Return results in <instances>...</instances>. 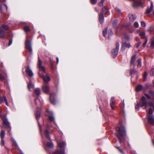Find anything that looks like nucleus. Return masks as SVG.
Listing matches in <instances>:
<instances>
[{"label":"nucleus","mask_w":154,"mask_h":154,"mask_svg":"<svg viewBox=\"0 0 154 154\" xmlns=\"http://www.w3.org/2000/svg\"><path fill=\"white\" fill-rule=\"evenodd\" d=\"M122 50L123 51L125 50V48L128 47L129 48L131 46L129 43H127L123 41V39H122Z\"/></svg>","instance_id":"1a4fd4ad"},{"label":"nucleus","mask_w":154,"mask_h":154,"mask_svg":"<svg viewBox=\"0 0 154 154\" xmlns=\"http://www.w3.org/2000/svg\"><path fill=\"white\" fill-rule=\"evenodd\" d=\"M49 116H48L49 120L51 122H54V117L53 116V114L52 112H48Z\"/></svg>","instance_id":"f8f14e48"},{"label":"nucleus","mask_w":154,"mask_h":154,"mask_svg":"<svg viewBox=\"0 0 154 154\" xmlns=\"http://www.w3.org/2000/svg\"><path fill=\"white\" fill-rule=\"evenodd\" d=\"M35 104L39 106H41L43 103V101L42 98L38 97L35 100Z\"/></svg>","instance_id":"9d476101"},{"label":"nucleus","mask_w":154,"mask_h":154,"mask_svg":"<svg viewBox=\"0 0 154 154\" xmlns=\"http://www.w3.org/2000/svg\"><path fill=\"white\" fill-rule=\"evenodd\" d=\"M134 26L136 28H137L139 27V24L138 22H135L134 23Z\"/></svg>","instance_id":"79ce46f5"},{"label":"nucleus","mask_w":154,"mask_h":154,"mask_svg":"<svg viewBox=\"0 0 154 154\" xmlns=\"http://www.w3.org/2000/svg\"><path fill=\"white\" fill-rule=\"evenodd\" d=\"M5 79L4 76L2 75L1 74H0V80L3 81Z\"/></svg>","instance_id":"de8ad7c7"},{"label":"nucleus","mask_w":154,"mask_h":154,"mask_svg":"<svg viewBox=\"0 0 154 154\" xmlns=\"http://www.w3.org/2000/svg\"><path fill=\"white\" fill-rule=\"evenodd\" d=\"M139 35L141 36L142 38H144L145 37V33L143 32H140L139 34Z\"/></svg>","instance_id":"72a5a7b5"},{"label":"nucleus","mask_w":154,"mask_h":154,"mask_svg":"<svg viewBox=\"0 0 154 154\" xmlns=\"http://www.w3.org/2000/svg\"><path fill=\"white\" fill-rule=\"evenodd\" d=\"M147 39L146 38L145 39V41L143 44V47H145V46H146V45L147 44Z\"/></svg>","instance_id":"3c124183"},{"label":"nucleus","mask_w":154,"mask_h":154,"mask_svg":"<svg viewBox=\"0 0 154 154\" xmlns=\"http://www.w3.org/2000/svg\"><path fill=\"white\" fill-rule=\"evenodd\" d=\"M40 117V112L39 110L37 111L36 113V118L38 119Z\"/></svg>","instance_id":"473e14b6"},{"label":"nucleus","mask_w":154,"mask_h":154,"mask_svg":"<svg viewBox=\"0 0 154 154\" xmlns=\"http://www.w3.org/2000/svg\"><path fill=\"white\" fill-rule=\"evenodd\" d=\"M56 59H57V64H58V63L59 61L58 58V57H57V58Z\"/></svg>","instance_id":"0e129e2a"},{"label":"nucleus","mask_w":154,"mask_h":154,"mask_svg":"<svg viewBox=\"0 0 154 154\" xmlns=\"http://www.w3.org/2000/svg\"><path fill=\"white\" fill-rule=\"evenodd\" d=\"M58 144L59 146L60 149V150H61L62 148H63L66 146L65 143L64 142H59L58 143Z\"/></svg>","instance_id":"412c9836"},{"label":"nucleus","mask_w":154,"mask_h":154,"mask_svg":"<svg viewBox=\"0 0 154 154\" xmlns=\"http://www.w3.org/2000/svg\"><path fill=\"white\" fill-rule=\"evenodd\" d=\"M137 62H138L137 65V67H140L141 66V59H139L138 60Z\"/></svg>","instance_id":"e433bc0d"},{"label":"nucleus","mask_w":154,"mask_h":154,"mask_svg":"<svg viewBox=\"0 0 154 154\" xmlns=\"http://www.w3.org/2000/svg\"><path fill=\"white\" fill-rule=\"evenodd\" d=\"M49 128H48L46 129V130L45 131V134L46 137L48 139H50V136H49Z\"/></svg>","instance_id":"b1692460"},{"label":"nucleus","mask_w":154,"mask_h":154,"mask_svg":"<svg viewBox=\"0 0 154 154\" xmlns=\"http://www.w3.org/2000/svg\"><path fill=\"white\" fill-rule=\"evenodd\" d=\"M30 28L28 26H26L24 27V30L25 32H27L30 30Z\"/></svg>","instance_id":"c9c22d12"},{"label":"nucleus","mask_w":154,"mask_h":154,"mask_svg":"<svg viewBox=\"0 0 154 154\" xmlns=\"http://www.w3.org/2000/svg\"><path fill=\"white\" fill-rule=\"evenodd\" d=\"M139 106L141 107L145 106V109L147 106V103L146 100V98L144 96L141 98V100L140 103H137V104L135 106V109H139Z\"/></svg>","instance_id":"f03ea898"},{"label":"nucleus","mask_w":154,"mask_h":154,"mask_svg":"<svg viewBox=\"0 0 154 154\" xmlns=\"http://www.w3.org/2000/svg\"><path fill=\"white\" fill-rule=\"evenodd\" d=\"M5 135V132L4 131H2L0 134V136L1 139H3Z\"/></svg>","instance_id":"f704fd0d"},{"label":"nucleus","mask_w":154,"mask_h":154,"mask_svg":"<svg viewBox=\"0 0 154 154\" xmlns=\"http://www.w3.org/2000/svg\"><path fill=\"white\" fill-rule=\"evenodd\" d=\"M133 69V68H132V67L131 68V71H130V74L131 75H134V74H137V72L134 69H132V70L131 69V68Z\"/></svg>","instance_id":"cd10ccee"},{"label":"nucleus","mask_w":154,"mask_h":154,"mask_svg":"<svg viewBox=\"0 0 154 154\" xmlns=\"http://www.w3.org/2000/svg\"><path fill=\"white\" fill-rule=\"evenodd\" d=\"M105 0H101V1L98 3V5L100 6H103V3Z\"/></svg>","instance_id":"a19ab883"},{"label":"nucleus","mask_w":154,"mask_h":154,"mask_svg":"<svg viewBox=\"0 0 154 154\" xmlns=\"http://www.w3.org/2000/svg\"><path fill=\"white\" fill-rule=\"evenodd\" d=\"M95 9L96 11H98V9H97V7H95Z\"/></svg>","instance_id":"774afa93"},{"label":"nucleus","mask_w":154,"mask_h":154,"mask_svg":"<svg viewBox=\"0 0 154 154\" xmlns=\"http://www.w3.org/2000/svg\"><path fill=\"white\" fill-rule=\"evenodd\" d=\"M112 33H113L112 30L111 29H109L108 32L109 36V37L110 36H111V35H112Z\"/></svg>","instance_id":"37998d69"},{"label":"nucleus","mask_w":154,"mask_h":154,"mask_svg":"<svg viewBox=\"0 0 154 154\" xmlns=\"http://www.w3.org/2000/svg\"><path fill=\"white\" fill-rule=\"evenodd\" d=\"M142 4L143 2L140 0L137 2L134 1L133 5L134 7H137L142 5Z\"/></svg>","instance_id":"dca6fc26"},{"label":"nucleus","mask_w":154,"mask_h":154,"mask_svg":"<svg viewBox=\"0 0 154 154\" xmlns=\"http://www.w3.org/2000/svg\"><path fill=\"white\" fill-rule=\"evenodd\" d=\"M141 44V42H140L138 43H137L135 45V47H136L137 48H138L140 45Z\"/></svg>","instance_id":"864d4df0"},{"label":"nucleus","mask_w":154,"mask_h":154,"mask_svg":"<svg viewBox=\"0 0 154 154\" xmlns=\"http://www.w3.org/2000/svg\"><path fill=\"white\" fill-rule=\"evenodd\" d=\"M153 8V5L152 1L151 2V6L149 8H148L146 11V13L147 14H149Z\"/></svg>","instance_id":"2eb2a0df"},{"label":"nucleus","mask_w":154,"mask_h":154,"mask_svg":"<svg viewBox=\"0 0 154 154\" xmlns=\"http://www.w3.org/2000/svg\"><path fill=\"white\" fill-rule=\"evenodd\" d=\"M2 10V5H0V11Z\"/></svg>","instance_id":"338daca9"},{"label":"nucleus","mask_w":154,"mask_h":154,"mask_svg":"<svg viewBox=\"0 0 154 154\" xmlns=\"http://www.w3.org/2000/svg\"><path fill=\"white\" fill-rule=\"evenodd\" d=\"M152 27H150L149 28V29H148V31H149V32H150V33H151V32H152Z\"/></svg>","instance_id":"bf43d9fd"},{"label":"nucleus","mask_w":154,"mask_h":154,"mask_svg":"<svg viewBox=\"0 0 154 154\" xmlns=\"http://www.w3.org/2000/svg\"><path fill=\"white\" fill-rule=\"evenodd\" d=\"M42 62L41 60H40V58L38 57V66L39 69L40 70L42 71L43 72L45 73V69L44 67L42 66Z\"/></svg>","instance_id":"423d86ee"},{"label":"nucleus","mask_w":154,"mask_h":154,"mask_svg":"<svg viewBox=\"0 0 154 154\" xmlns=\"http://www.w3.org/2000/svg\"><path fill=\"white\" fill-rule=\"evenodd\" d=\"M153 112V110L151 108H150L149 109V110L148 111V114H149L151 115L152 113Z\"/></svg>","instance_id":"49530a36"},{"label":"nucleus","mask_w":154,"mask_h":154,"mask_svg":"<svg viewBox=\"0 0 154 154\" xmlns=\"http://www.w3.org/2000/svg\"><path fill=\"white\" fill-rule=\"evenodd\" d=\"M143 88V86L141 85H139L136 88L137 91H140Z\"/></svg>","instance_id":"c85d7f7f"},{"label":"nucleus","mask_w":154,"mask_h":154,"mask_svg":"<svg viewBox=\"0 0 154 154\" xmlns=\"http://www.w3.org/2000/svg\"><path fill=\"white\" fill-rule=\"evenodd\" d=\"M151 75H154V68H153L151 71L150 73Z\"/></svg>","instance_id":"603ef678"},{"label":"nucleus","mask_w":154,"mask_h":154,"mask_svg":"<svg viewBox=\"0 0 154 154\" xmlns=\"http://www.w3.org/2000/svg\"><path fill=\"white\" fill-rule=\"evenodd\" d=\"M107 31V28H106L105 30L103 31V34L104 37H106V35Z\"/></svg>","instance_id":"4c0bfd02"},{"label":"nucleus","mask_w":154,"mask_h":154,"mask_svg":"<svg viewBox=\"0 0 154 154\" xmlns=\"http://www.w3.org/2000/svg\"><path fill=\"white\" fill-rule=\"evenodd\" d=\"M119 151L122 154H124V152L121 149H119Z\"/></svg>","instance_id":"052dcab7"},{"label":"nucleus","mask_w":154,"mask_h":154,"mask_svg":"<svg viewBox=\"0 0 154 154\" xmlns=\"http://www.w3.org/2000/svg\"><path fill=\"white\" fill-rule=\"evenodd\" d=\"M134 32L136 34H140V31H139V30H138V29H136V30H135L134 31Z\"/></svg>","instance_id":"6e6d98bb"},{"label":"nucleus","mask_w":154,"mask_h":154,"mask_svg":"<svg viewBox=\"0 0 154 154\" xmlns=\"http://www.w3.org/2000/svg\"><path fill=\"white\" fill-rule=\"evenodd\" d=\"M35 94L37 95L38 96L40 94V91L39 89L38 88H37L35 89Z\"/></svg>","instance_id":"7c9ffc66"},{"label":"nucleus","mask_w":154,"mask_h":154,"mask_svg":"<svg viewBox=\"0 0 154 154\" xmlns=\"http://www.w3.org/2000/svg\"><path fill=\"white\" fill-rule=\"evenodd\" d=\"M135 55H133L131 57L130 63V67H132V68H134V63L135 60Z\"/></svg>","instance_id":"9b49d317"},{"label":"nucleus","mask_w":154,"mask_h":154,"mask_svg":"<svg viewBox=\"0 0 154 154\" xmlns=\"http://www.w3.org/2000/svg\"><path fill=\"white\" fill-rule=\"evenodd\" d=\"M12 39L10 40V41L9 42V44H8L9 46L12 43Z\"/></svg>","instance_id":"680f3d73"},{"label":"nucleus","mask_w":154,"mask_h":154,"mask_svg":"<svg viewBox=\"0 0 154 154\" xmlns=\"http://www.w3.org/2000/svg\"><path fill=\"white\" fill-rule=\"evenodd\" d=\"M115 9L117 11V12L119 14H120L121 13V10L119 8L117 7H116L115 8Z\"/></svg>","instance_id":"09e8293b"},{"label":"nucleus","mask_w":154,"mask_h":154,"mask_svg":"<svg viewBox=\"0 0 154 154\" xmlns=\"http://www.w3.org/2000/svg\"><path fill=\"white\" fill-rule=\"evenodd\" d=\"M47 145L49 147L53 148L54 147V145L52 142H48L47 143Z\"/></svg>","instance_id":"2f4dec72"},{"label":"nucleus","mask_w":154,"mask_h":154,"mask_svg":"<svg viewBox=\"0 0 154 154\" xmlns=\"http://www.w3.org/2000/svg\"><path fill=\"white\" fill-rule=\"evenodd\" d=\"M4 125H9V122L6 118H2Z\"/></svg>","instance_id":"4be33fe9"},{"label":"nucleus","mask_w":154,"mask_h":154,"mask_svg":"<svg viewBox=\"0 0 154 154\" xmlns=\"http://www.w3.org/2000/svg\"><path fill=\"white\" fill-rule=\"evenodd\" d=\"M5 32L2 30V28L0 27V38H4L5 35Z\"/></svg>","instance_id":"6ab92c4d"},{"label":"nucleus","mask_w":154,"mask_h":154,"mask_svg":"<svg viewBox=\"0 0 154 154\" xmlns=\"http://www.w3.org/2000/svg\"><path fill=\"white\" fill-rule=\"evenodd\" d=\"M26 71L27 75L30 77H32L33 75V73L32 70L29 67L26 68Z\"/></svg>","instance_id":"ddd939ff"},{"label":"nucleus","mask_w":154,"mask_h":154,"mask_svg":"<svg viewBox=\"0 0 154 154\" xmlns=\"http://www.w3.org/2000/svg\"><path fill=\"white\" fill-rule=\"evenodd\" d=\"M115 98L113 97L111 98L110 105L112 109L113 110L114 109V107L115 106Z\"/></svg>","instance_id":"4468645a"},{"label":"nucleus","mask_w":154,"mask_h":154,"mask_svg":"<svg viewBox=\"0 0 154 154\" xmlns=\"http://www.w3.org/2000/svg\"><path fill=\"white\" fill-rule=\"evenodd\" d=\"M145 95L146 97L150 99L151 98L150 96L147 94H145Z\"/></svg>","instance_id":"13d9d810"},{"label":"nucleus","mask_w":154,"mask_h":154,"mask_svg":"<svg viewBox=\"0 0 154 154\" xmlns=\"http://www.w3.org/2000/svg\"><path fill=\"white\" fill-rule=\"evenodd\" d=\"M102 11L104 12L105 14H107L109 12V9L106 7H104L102 8Z\"/></svg>","instance_id":"393cba45"},{"label":"nucleus","mask_w":154,"mask_h":154,"mask_svg":"<svg viewBox=\"0 0 154 154\" xmlns=\"http://www.w3.org/2000/svg\"><path fill=\"white\" fill-rule=\"evenodd\" d=\"M34 87V85L32 84V82L30 81L29 84H28V88L29 90L30 91L31 89L33 88Z\"/></svg>","instance_id":"bb28decb"},{"label":"nucleus","mask_w":154,"mask_h":154,"mask_svg":"<svg viewBox=\"0 0 154 154\" xmlns=\"http://www.w3.org/2000/svg\"><path fill=\"white\" fill-rule=\"evenodd\" d=\"M119 47V43L116 44V48H113L111 51V55L113 58H115L117 56Z\"/></svg>","instance_id":"20e7f679"},{"label":"nucleus","mask_w":154,"mask_h":154,"mask_svg":"<svg viewBox=\"0 0 154 154\" xmlns=\"http://www.w3.org/2000/svg\"><path fill=\"white\" fill-rule=\"evenodd\" d=\"M117 133L116 134V136L118 137L120 143L122 142V140L124 139V137L126 136V131L124 126H117L116 128Z\"/></svg>","instance_id":"f257e3e1"},{"label":"nucleus","mask_w":154,"mask_h":154,"mask_svg":"<svg viewBox=\"0 0 154 154\" xmlns=\"http://www.w3.org/2000/svg\"><path fill=\"white\" fill-rule=\"evenodd\" d=\"M129 19L131 22H133L136 18L135 16L133 14H129Z\"/></svg>","instance_id":"5701e85b"},{"label":"nucleus","mask_w":154,"mask_h":154,"mask_svg":"<svg viewBox=\"0 0 154 154\" xmlns=\"http://www.w3.org/2000/svg\"><path fill=\"white\" fill-rule=\"evenodd\" d=\"M148 121L151 124H154V118L152 116H147Z\"/></svg>","instance_id":"f3484780"},{"label":"nucleus","mask_w":154,"mask_h":154,"mask_svg":"<svg viewBox=\"0 0 154 154\" xmlns=\"http://www.w3.org/2000/svg\"><path fill=\"white\" fill-rule=\"evenodd\" d=\"M117 22V20H114L113 21V23L116 24Z\"/></svg>","instance_id":"e2e57ef3"},{"label":"nucleus","mask_w":154,"mask_h":154,"mask_svg":"<svg viewBox=\"0 0 154 154\" xmlns=\"http://www.w3.org/2000/svg\"><path fill=\"white\" fill-rule=\"evenodd\" d=\"M40 76L43 79L44 83H47L50 80V77L47 75H46L45 76L43 74H40V72L39 73Z\"/></svg>","instance_id":"0eeeda50"},{"label":"nucleus","mask_w":154,"mask_h":154,"mask_svg":"<svg viewBox=\"0 0 154 154\" xmlns=\"http://www.w3.org/2000/svg\"><path fill=\"white\" fill-rule=\"evenodd\" d=\"M99 21L100 23L102 24L103 23L104 20V18L103 16V14L102 13H101L99 17Z\"/></svg>","instance_id":"a211bd4d"},{"label":"nucleus","mask_w":154,"mask_h":154,"mask_svg":"<svg viewBox=\"0 0 154 154\" xmlns=\"http://www.w3.org/2000/svg\"><path fill=\"white\" fill-rule=\"evenodd\" d=\"M25 48L26 51H28L29 52V54H31L32 52L31 43V42L28 40H26V41Z\"/></svg>","instance_id":"7ed1b4c3"},{"label":"nucleus","mask_w":154,"mask_h":154,"mask_svg":"<svg viewBox=\"0 0 154 154\" xmlns=\"http://www.w3.org/2000/svg\"><path fill=\"white\" fill-rule=\"evenodd\" d=\"M49 60L50 61L51 63H52V59L51 58H50L49 59Z\"/></svg>","instance_id":"69168bd1"},{"label":"nucleus","mask_w":154,"mask_h":154,"mask_svg":"<svg viewBox=\"0 0 154 154\" xmlns=\"http://www.w3.org/2000/svg\"><path fill=\"white\" fill-rule=\"evenodd\" d=\"M147 73L146 72H145L143 75V81H145L146 80V77Z\"/></svg>","instance_id":"ea45409f"},{"label":"nucleus","mask_w":154,"mask_h":154,"mask_svg":"<svg viewBox=\"0 0 154 154\" xmlns=\"http://www.w3.org/2000/svg\"><path fill=\"white\" fill-rule=\"evenodd\" d=\"M60 152L59 150H56V151L53 152L52 154H65V149L63 150H60Z\"/></svg>","instance_id":"aec40b11"},{"label":"nucleus","mask_w":154,"mask_h":154,"mask_svg":"<svg viewBox=\"0 0 154 154\" xmlns=\"http://www.w3.org/2000/svg\"><path fill=\"white\" fill-rule=\"evenodd\" d=\"M56 94L55 93H52L50 95V101L51 103L53 104H55L56 103V101L54 99Z\"/></svg>","instance_id":"6e6552de"},{"label":"nucleus","mask_w":154,"mask_h":154,"mask_svg":"<svg viewBox=\"0 0 154 154\" xmlns=\"http://www.w3.org/2000/svg\"><path fill=\"white\" fill-rule=\"evenodd\" d=\"M1 27L2 29H3L5 30H7L9 29L8 26L7 25H3Z\"/></svg>","instance_id":"58836bf2"},{"label":"nucleus","mask_w":154,"mask_h":154,"mask_svg":"<svg viewBox=\"0 0 154 154\" xmlns=\"http://www.w3.org/2000/svg\"><path fill=\"white\" fill-rule=\"evenodd\" d=\"M125 37L128 40H129L130 39V37L129 35H125Z\"/></svg>","instance_id":"5fc2aeb1"},{"label":"nucleus","mask_w":154,"mask_h":154,"mask_svg":"<svg viewBox=\"0 0 154 154\" xmlns=\"http://www.w3.org/2000/svg\"><path fill=\"white\" fill-rule=\"evenodd\" d=\"M149 93L150 94L152 97H153V99L154 100V92L152 90L149 91Z\"/></svg>","instance_id":"c03bdc74"},{"label":"nucleus","mask_w":154,"mask_h":154,"mask_svg":"<svg viewBox=\"0 0 154 154\" xmlns=\"http://www.w3.org/2000/svg\"><path fill=\"white\" fill-rule=\"evenodd\" d=\"M148 105L150 107H153V110H154V103L153 101H150L147 103V105Z\"/></svg>","instance_id":"c756f323"},{"label":"nucleus","mask_w":154,"mask_h":154,"mask_svg":"<svg viewBox=\"0 0 154 154\" xmlns=\"http://www.w3.org/2000/svg\"><path fill=\"white\" fill-rule=\"evenodd\" d=\"M42 90L45 93H48L49 92V86L48 83H44L42 86Z\"/></svg>","instance_id":"39448f33"},{"label":"nucleus","mask_w":154,"mask_h":154,"mask_svg":"<svg viewBox=\"0 0 154 154\" xmlns=\"http://www.w3.org/2000/svg\"><path fill=\"white\" fill-rule=\"evenodd\" d=\"M12 139L13 146L14 148H17V147H18V146L17 142L13 138H12Z\"/></svg>","instance_id":"a878e982"},{"label":"nucleus","mask_w":154,"mask_h":154,"mask_svg":"<svg viewBox=\"0 0 154 154\" xmlns=\"http://www.w3.org/2000/svg\"><path fill=\"white\" fill-rule=\"evenodd\" d=\"M141 25L143 27H145L146 26V24L143 21H142L141 22Z\"/></svg>","instance_id":"8fccbe9b"},{"label":"nucleus","mask_w":154,"mask_h":154,"mask_svg":"<svg viewBox=\"0 0 154 154\" xmlns=\"http://www.w3.org/2000/svg\"><path fill=\"white\" fill-rule=\"evenodd\" d=\"M4 144H5L4 141V140H3V139H2V142L1 143V146L4 145Z\"/></svg>","instance_id":"4d7b16f0"},{"label":"nucleus","mask_w":154,"mask_h":154,"mask_svg":"<svg viewBox=\"0 0 154 154\" xmlns=\"http://www.w3.org/2000/svg\"><path fill=\"white\" fill-rule=\"evenodd\" d=\"M97 1V0H90L91 3L93 5L96 4Z\"/></svg>","instance_id":"a18cd8bd"}]
</instances>
